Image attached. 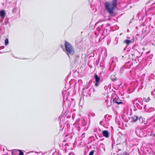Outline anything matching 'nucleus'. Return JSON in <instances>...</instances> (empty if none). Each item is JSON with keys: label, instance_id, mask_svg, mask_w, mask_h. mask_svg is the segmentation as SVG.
<instances>
[{"label": "nucleus", "instance_id": "1", "mask_svg": "<svg viewBox=\"0 0 155 155\" xmlns=\"http://www.w3.org/2000/svg\"><path fill=\"white\" fill-rule=\"evenodd\" d=\"M105 6L108 13L111 15H113L116 6V0H113L112 2H105Z\"/></svg>", "mask_w": 155, "mask_h": 155}, {"label": "nucleus", "instance_id": "2", "mask_svg": "<svg viewBox=\"0 0 155 155\" xmlns=\"http://www.w3.org/2000/svg\"><path fill=\"white\" fill-rule=\"evenodd\" d=\"M64 46L66 50L65 53L69 57L70 55H73L75 53L74 50L69 42L65 41Z\"/></svg>", "mask_w": 155, "mask_h": 155}, {"label": "nucleus", "instance_id": "3", "mask_svg": "<svg viewBox=\"0 0 155 155\" xmlns=\"http://www.w3.org/2000/svg\"><path fill=\"white\" fill-rule=\"evenodd\" d=\"M94 77L95 79V85L96 86H97L99 84L100 78L97 74L95 73L94 74Z\"/></svg>", "mask_w": 155, "mask_h": 155}, {"label": "nucleus", "instance_id": "4", "mask_svg": "<svg viewBox=\"0 0 155 155\" xmlns=\"http://www.w3.org/2000/svg\"><path fill=\"white\" fill-rule=\"evenodd\" d=\"M131 121L133 122H136L138 119H140V118L139 117L137 116L134 115L132 116L131 118Z\"/></svg>", "mask_w": 155, "mask_h": 155}, {"label": "nucleus", "instance_id": "5", "mask_svg": "<svg viewBox=\"0 0 155 155\" xmlns=\"http://www.w3.org/2000/svg\"><path fill=\"white\" fill-rule=\"evenodd\" d=\"M102 134L106 138L109 137V133L107 130H104L102 131Z\"/></svg>", "mask_w": 155, "mask_h": 155}, {"label": "nucleus", "instance_id": "6", "mask_svg": "<svg viewBox=\"0 0 155 155\" xmlns=\"http://www.w3.org/2000/svg\"><path fill=\"white\" fill-rule=\"evenodd\" d=\"M5 13L4 10H2L0 11V16L2 18H4L5 16Z\"/></svg>", "mask_w": 155, "mask_h": 155}, {"label": "nucleus", "instance_id": "7", "mask_svg": "<svg viewBox=\"0 0 155 155\" xmlns=\"http://www.w3.org/2000/svg\"><path fill=\"white\" fill-rule=\"evenodd\" d=\"M110 78L112 81H115L116 78V75L114 74H112Z\"/></svg>", "mask_w": 155, "mask_h": 155}, {"label": "nucleus", "instance_id": "8", "mask_svg": "<svg viewBox=\"0 0 155 155\" xmlns=\"http://www.w3.org/2000/svg\"><path fill=\"white\" fill-rule=\"evenodd\" d=\"M124 42L126 45H128L131 43V41L130 40H126L124 41Z\"/></svg>", "mask_w": 155, "mask_h": 155}, {"label": "nucleus", "instance_id": "9", "mask_svg": "<svg viewBox=\"0 0 155 155\" xmlns=\"http://www.w3.org/2000/svg\"><path fill=\"white\" fill-rule=\"evenodd\" d=\"M79 55L76 56L75 57V60H74V62H76L78 59L79 58Z\"/></svg>", "mask_w": 155, "mask_h": 155}, {"label": "nucleus", "instance_id": "10", "mask_svg": "<svg viewBox=\"0 0 155 155\" xmlns=\"http://www.w3.org/2000/svg\"><path fill=\"white\" fill-rule=\"evenodd\" d=\"M8 44V39H6L5 40V45H7Z\"/></svg>", "mask_w": 155, "mask_h": 155}, {"label": "nucleus", "instance_id": "11", "mask_svg": "<svg viewBox=\"0 0 155 155\" xmlns=\"http://www.w3.org/2000/svg\"><path fill=\"white\" fill-rule=\"evenodd\" d=\"M18 150L19 152L18 155H24V153L23 152L20 150Z\"/></svg>", "mask_w": 155, "mask_h": 155}, {"label": "nucleus", "instance_id": "12", "mask_svg": "<svg viewBox=\"0 0 155 155\" xmlns=\"http://www.w3.org/2000/svg\"><path fill=\"white\" fill-rule=\"evenodd\" d=\"M94 151L92 150L89 153V155H94Z\"/></svg>", "mask_w": 155, "mask_h": 155}, {"label": "nucleus", "instance_id": "13", "mask_svg": "<svg viewBox=\"0 0 155 155\" xmlns=\"http://www.w3.org/2000/svg\"><path fill=\"white\" fill-rule=\"evenodd\" d=\"M123 104V102L121 101H117V104Z\"/></svg>", "mask_w": 155, "mask_h": 155}, {"label": "nucleus", "instance_id": "14", "mask_svg": "<svg viewBox=\"0 0 155 155\" xmlns=\"http://www.w3.org/2000/svg\"><path fill=\"white\" fill-rule=\"evenodd\" d=\"M113 102L114 103H116V99L115 98L113 99Z\"/></svg>", "mask_w": 155, "mask_h": 155}, {"label": "nucleus", "instance_id": "15", "mask_svg": "<svg viewBox=\"0 0 155 155\" xmlns=\"http://www.w3.org/2000/svg\"><path fill=\"white\" fill-rule=\"evenodd\" d=\"M147 99L148 100V101H150V97H148V99Z\"/></svg>", "mask_w": 155, "mask_h": 155}, {"label": "nucleus", "instance_id": "16", "mask_svg": "<svg viewBox=\"0 0 155 155\" xmlns=\"http://www.w3.org/2000/svg\"><path fill=\"white\" fill-rule=\"evenodd\" d=\"M1 47H0V49H1Z\"/></svg>", "mask_w": 155, "mask_h": 155}]
</instances>
